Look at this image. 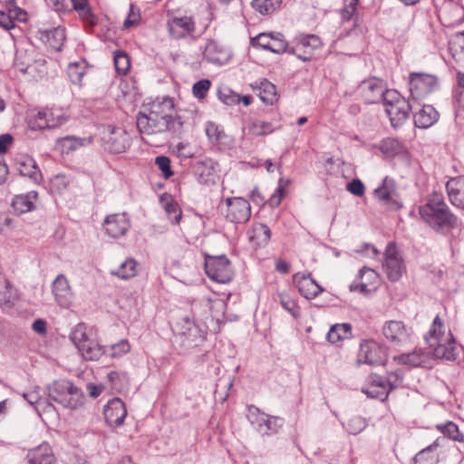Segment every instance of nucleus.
<instances>
[{"label":"nucleus","mask_w":464,"mask_h":464,"mask_svg":"<svg viewBox=\"0 0 464 464\" xmlns=\"http://www.w3.org/2000/svg\"><path fill=\"white\" fill-rule=\"evenodd\" d=\"M419 213L421 218L438 232L458 227V218L450 211L443 199L430 198L427 203L420 207Z\"/></svg>","instance_id":"f257e3e1"},{"label":"nucleus","mask_w":464,"mask_h":464,"mask_svg":"<svg viewBox=\"0 0 464 464\" xmlns=\"http://www.w3.org/2000/svg\"><path fill=\"white\" fill-rule=\"evenodd\" d=\"M173 331V343L179 347V353H187L201 345L207 335V327L188 316H184L177 322Z\"/></svg>","instance_id":"f03ea898"},{"label":"nucleus","mask_w":464,"mask_h":464,"mask_svg":"<svg viewBox=\"0 0 464 464\" xmlns=\"http://www.w3.org/2000/svg\"><path fill=\"white\" fill-rule=\"evenodd\" d=\"M49 400L67 409H77L83 405L85 396L83 392L68 380L53 382L46 387Z\"/></svg>","instance_id":"7ed1b4c3"},{"label":"nucleus","mask_w":464,"mask_h":464,"mask_svg":"<svg viewBox=\"0 0 464 464\" xmlns=\"http://www.w3.org/2000/svg\"><path fill=\"white\" fill-rule=\"evenodd\" d=\"M102 144L105 150L113 154L125 152L131 142V135L123 128L111 124L97 127Z\"/></svg>","instance_id":"20e7f679"},{"label":"nucleus","mask_w":464,"mask_h":464,"mask_svg":"<svg viewBox=\"0 0 464 464\" xmlns=\"http://www.w3.org/2000/svg\"><path fill=\"white\" fill-rule=\"evenodd\" d=\"M205 273L214 282L226 284L233 278V268L230 260L225 255H204Z\"/></svg>","instance_id":"39448f33"},{"label":"nucleus","mask_w":464,"mask_h":464,"mask_svg":"<svg viewBox=\"0 0 464 464\" xmlns=\"http://www.w3.org/2000/svg\"><path fill=\"white\" fill-rule=\"evenodd\" d=\"M382 102L384 105L385 111L389 116H409L412 109L416 106L420 107V104H418L416 101L411 103L393 89H386Z\"/></svg>","instance_id":"423d86ee"},{"label":"nucleus","mask_w":464,"mask_h":464,"mask_svg":"<svg viewBox=\"0 0 464 464\" xmlns=\"http://www.w3.org/2000/svg\"><path fill=\"white\" fill-rule=\"evenodd\" d=\"M226 219L234 224H244L251 217V207L249 202L241 197L227 198Z\"/></svg>","instance_id":"0eeeda50"},{"label":"nucleus","mask_w":464,"mask_h":464,"mask_svg":"<svg viewBox=\"0 0 464 464\" xmlns=\"http://www.w3.org/2000/svg\"><path fill=\"white\" fill-rule=\"evenodd\" d=\"M374 197L385 207L392 210H399L402 203L399 198L396 183L393 179L386 176L382 184L373 191Z\"/></svg>","instance_id":"6e6552de"},{"label":"nucleus","mask_w":464,"mask_h":464,"mask_svg":"<svg viewBox=\"0 0 464 464\" xmlns=\"http://www.w3.org/2000/svg\"><path fill=\"white\" fill-rule=\"evenodd\" d=\"M383 268L387 277L392 282H397L405 271L403 259L399 256L395 244L388 243L384 252Z\"/></svg>","instance_id":"1a4fd4ad"},{"label":"nucleus","mask_w":464,"mask_h":464,"mask_svg":"<svg viewBox=\"0 0 464 464\" xmlns=\"http://www.w3.org/2000/svg\"><path fill=\"white\" fill-rule=\"evenodd\" d=\"M438 79L433 74L411 72L409 77V89L413 97H423L436 89Z\"/></svg>","instance_id":"9d476101"},{"label":"nucleus","mask_w":464,"mask_h":464,"mask_svg":"<svg viewBox=\"0 0 464 464\" xmlns=\"http://www.w3.org/2000/svg\"><path fill=\"white\" fill-rule=\"evenodd\" d=\"M321 47L322 41L317 35H301L295 38L290 53L296 55L297 58L304 62H307L312 59L314 51Z\"/></svg>","instance_id":"9b49d317"},{"label":"nucleus","mask_w":464,"mask_h":464,"mask_svg":"<svg viewBox=\"0 0 464 464\" xmlns=\"http://www.w3.org/2000/svg\"><path fill=\"white\" fill-rule=\"evenodd\" d=\"M382 334L393 346H401L411 341V329L402 321L391 320L384 324Z\"/></svg>","instance_id":"f8f14e48"},{"label":"nucleus","mask_w":464,"mask_h":464,"mask_svg":"<svg viewBox=\"0 0 464 464\" xmlns=\"http://www.w3.org/2000/svg\"><path fill=\"white\" fill-rule=\"evenodd\" d=\"M103 229L111 238L124 237L130 227V221L126 213L108 215L103 221Z\"/></svg>","instance_id":"ddd939ff"},{"label":"nucleus","mask_w":464,"mask_h":464,"mask_svg":"<svg viewBox=\"0 0 464 464\" xmlns=\"http://www.w3.org/2000/svg\"><path fill=\"white\" fill-rule=\"evenodd\" d=\"M14 161L15 169L21 176L28 178L34 184H40L42 182V172L36 161L31 156L19 154L15 156Z\"/></svg>","instance_id":"4468645a"},{"label":"nucleus","mask_w":464,"mask_h":464,"mask_svg":"<svg viewBox=\"0 0 464 464\" xmlns=\"http://www.w3.org/2000/svg\"><path fill=\"white\" fill-rule=\"evenodd\" d=\"M385 360V353L376 342L365 341L361 343L358 354L360 363L375 366L383 364Z\"/></svg>","instance_id":"2eb2a0df"},{"label":"nucleus","mask_w":464,"mask_h":464,"mask_svg":"<svg viewBox=\"0 0 464 464\" xmlns=\"http://www.w3.org/2000/svg\"><path fill=\"white\" fill-rule=\"evenodd\" d=\"M206 135L212 144L218 146L220 150L233 148L235 140L232 135L227 133L221 125L208 121L205 125Z\"/></svg>","instance_id":"dca6fc26"},{"label":"nucleus","mask_w":464,"mask_h":464,"mask_svg":"<svg viewBox=\"0 0 464 464\" xmlns=\"http://www.w3.org/2000/svg\"><path fill=\"white\" fill-rule=\"evenodd\" d=\"M293 281L296 285L300 295L307 300L314 299L324 291V288L312 278L310 273H296L293 276Z\"/></svg>","instance_id":"f3484780"},{"label":"nucleus","mask_w":464,"mask_h":464,"mask_svg":"<svg viewBox=\"0 0 464 464\" xmlns=\"http://www.w3.org/2000/svg\"><path fill=\"white\" fill-rule=\"evenodd\" d=\"M103 415L108 425L119 427L127 416V409L121 399L113 398L104 405Z\"/></svg>","instance_id":"a211bd4d"},{"label":"nucleus","mask_w":464,"mask_h":464,"mask_svg":"<svg viewBox=\"0 0 464 464\" xmlns=\"http://www.w3.org/2000/svg\"><path fill=\"white\" fill-rule=\"evenodd\" d=\"M359 90L365 102L375 103L382 101L386 91V86L383 81L377 78H371L363 81L360 84Z\"/></svg>","instance_id":"6ab92c4d"},{"label":"nucleus","mask_w":464,"mask_h":464,"mask_svg":"<svg viewBox=\"0 0 464 464\" xmlns=\"http://www.w3.org/2000/svg\"><path fill=\"white\" fill-rule=\"evenodd\" d=\"M55 301L63 308H69L72 301V293L69 281L63 274L56 276L52 284Z\"/></svg>","instance_id":"aec40b11"},{"label":"nucleus","mask_w":464,"mask_h":464,"mask_svg":"<svg viewBox=\"0 0 464 464\" xmlns=\"http://www.w3.org/2000/svg\"><path fill=\"white\" fill-rule=\"evenodd\" d=\"M177 119L180 118H136V127L140 133L155 134L169 129Z\"/></svg>","instance_id":"412c9836"},{"label":"nucleus","mask_w":464,"mask_h":464,"mask_svg":"<svg viewBox=\"0 0 464 464\" xmlns=\"http://www.w3.org/2000/svg\"><path fill=\"white\" fill-rule=\"evenodd\" d=\"M388 386L385 377L374 374L370 376L367 385L362 389V392L369 398L384 401L391 392Z\"/></svg>","instance_id":"4be33fe9"},{"label":"nucleus","mask_w":464,"mask_h":464,"mask_svg":"<svg viewBox=\"0 0 464 464\" xmlns=\"http://www.w3.org/2000/svg\"><path fill=\"white\" fill-rule=\"evenodd\" d=\"M204 58L213 64L222 65L230 58L229 50L216 40H208L205 45Z\"/></svg>","instance_id":"5701e85b"},{"label":"nucleus","mask_w":464,"mask_h":464,"mask_svg":"<svg viewBox=\"0 0 464 464\" xmlns=\"http://www.w3.org/2000/svg\"><path fill=\"white\" fill-rule=\"evenodd\" d=\"M433 350V354L437 358L445 359L447 361H454L457 359V348L455 339L450 332L448 335L436 341L433 344L430 345Z\"/></svg>","instance_id":"b1692460"},{"label":"nucleus","mask_w":464,"mask_h":464,"mask_svg":"<svg viewBox=\"0 0 464 464\" xmlns=\"http://www.w3.org/2000/svg\"><path fill=\"white\" fill-rule=\"evenodd\" d=\"M26 464H58L52 447L48 443L30 450L25 458Z\"/></svg>","instance_id":"393cba45"},{"label":"nucleus","mask_w":464,"mask_h":464,"mask_svg":"<svg viewBox=\"0 0 464 464\" xmlns=\"http://www.w3.org/2000/svg\"><path fill=\"white\" fill-rule=\"evenodd\" d=\"M94 137L92 135L87 137H77L69 135L59 138L56 140V147L60 150L62 154H71L82 147L91 145L93 142Z\"/></svg>","instance_id":"a878e982"},{"label":"nucleus","mask_w":464,"mask_h":464,"mask_svg":"<svg viewBox=\"0 0 464 464\" xmlns=\"http://www.w3.org/2000/svg\"><path fill=\"white\" fill-rule=\"evenodd\" d=\"M169 31L172 38L180 39L195 31V23L191 17H173L168 22Z\"/></svg>","instance_id":"bb28decb"},{"label":"nucleus","mask_w":464,"mask_h":464,"mask_svg":"<svg viewBox=\"0 0 464 464\" xmlns=\"http://www.w3.org/2000/svg\"><path fill=\"white\" fill-rule=\"evenodd\" d=\"M446 190L451 204L464 209V176H458L448 180Z\"/></svg>","instance_id":"cd10ccee"},{"label":"nucleus","mask_w":464,"mask_h":464,"mask_svg":"<svg viewBox=\"0 0 464 464\" xmlns=\"http://www.w3.org/2000/svg\"><path fill=\"white\" fill-rule=\"evenodd\" d=\"M38 38L50 48L60 51L65 41L64 28L58 26L49 30H39Z\"/></svg>","instance_id":"c85d7f7f"},{"label":"nucleus","mask_w":464,"mask_h":464,"mask_svg":"<svg viewBox=\"0 0 464 464\" xmlns=\"http://www.w3.org/2000/svg\"><path fill=\"white\" fill-rule=\"evenodd\" d=\"M38 193L35 190L29 191L26 194L16 195L12 199L11 207L17 215H22L34 209V201L37 199Z\"/></svg>","instance_id":"c756f323"},{"label":"nucleus","mask_w":464,"mask_h":464,"mask_svg":"<svg viewBox=\"0 0 464 464\" xmlns=\"http://www.w3.org/2000/svg\"><path fill=\"white\" fill-rule=\"evenodd\" d=\"M445 437L437 438L430 445L420 450L412 459V464H435L438 461V455L435 450L440 445Z\"/></svg>","instance_id":"7c9ffc66"},{"label":"nucleus","mask_w":464,"mask_h":464,"mask_svg":"<svg viewBox=\"0 0 464 464\" xmlns=\"http://www.w3.org/2000/svg\"><path fill=\"white\" fill-rule=\"evenodd\" d=\"M194 174L198 183L209 185L215 183V169L211 160L199 161L194 166Z\"/></svg>","instance_id":"2f4dec72"},{"label":"nucleus","mask_w":464,"mask_h":464,"mask_svg":"<svg viewBox=\"0 0 464 464\" xmlns=\"http://www.w3.org/2000/svg\"><path fill=\"white\" fill-rule=\"evenodd\" d=\"M67 118H29L27 125L30 130H50L59 128Z\"/></svg>","instance_id":"473e14b6"},{"label":"nucleus","mask_w":464,"mask_h":464,"mask_svg":"<svg viewBox=\"0 0 464 464\" xmlns=\"http://www.w3.org/2000/svg\"><path fill=\"white\" fill-rule=\"evenodd\" d=\"M76 11L82 19L91 25L96 24V17L92 13L88 0H68V11Z\"/></svg>","instance_id":"72a5a7b5"},{"label":"nucleus","mask_w":464,"mask_h":464,"mask_svg":"<svg viewBox=\"0 0 464 464\" xmlns=\"http://www.w3.org/2000/svg\"><path fill=\"white\" fill-rule=\"evenodd\" d=\"M271 239V230L266 224L259 223L253 226L249 236L250 242L256 247L266 246Z\"/></svg>","instance_id":"f704fd0d"},{"label":"nucleus","mask_w":464,"mask_h":464,"mask_svg":"<svg viewBox=\"0 0 464 464\" xmlns=\"http://www.w3.org/2000/svg\"><path fill=\"white\" fill-rule=\"evenodd\" d=\"M449 50L454 61L464 68V31L456 34L450 40Z\"/></svg>","instance_id":"c9c22d12"},{"label":"nucleus","mask_w":464,"mask_h":464,"mask_svg":"<svg viewBox=\"0 0 464 464\" xmlns=\"http://www.w3.org/2000/svg\"><path fill=\"white\" fill-rule=\"evenodd\" d=\"M78 351L86 361H97L106 354V348L92 339L87 343L81 344Z\"/></svg>","instance_id":"e433bc0d"},{"label":"nucleus","mask_w":464,"mask_h":464,"mask_svg":"<svg viewBox=\"0 0 464 464\" xmlns=\"http://www.w3.org/2000/svg\"><path fill=\"white\" fill-rule=\"evenodd\" d=\"M17 297V290L0 274V305L12 306Z\"/></svg>","instance_id":"4c0bfd02"},{"label":"nucleus","mask_w":464,"mask_h":464,"mask_svg":"<svg viewBox=\"0 0 464 464\" xmlns=\"http://www.w3.org/2000/svg\"><path fill=\"white\" fill-rule=\"evenodd\" d=\"M352 337V325L348 323L336 324L330 327L326 339L331 343H336L342 340Z\"/></svg>","instance_id":"58836bf2"},{"label":"nucleus","mask_w":464,"mask_h":464,"mask_svg":"<svg viewBox=\"0 0 464 464\" xmlns=\"http://www.w3.org/2000/svg\"><path fill=\"white\" fill-rule=\"evenodd\" d=\"M380 150L389 159H392L404 151V146L396 139H383L380 144Z\"/></svg>","instance_id":"ea45409f"},{"label":"nucleus","mask_w":464,"mask_h":464,"mask_svg":"<svg viewBox=\"0 0 464 464\" xmlns=\"http://www.w3.org/2000/svg\"><path fill=\"white\" fill-rule=\"evenodd\" d=\"M137 266L138 262L132 257H128L124 262L121 264L115 272H112V275L118 276L121 279L128 280L137 275Z\"/></svg>","instance_id":"a19ab883"},{"label":"nucleus","mask_w":464,"mask_h":464,"mask_svg":"<svg viewBox=\"0 0 464 464\" xmlns=\"http://www.w3.org/2000/svg\"><path fill=\"white\" fill-rule=\"evenodd\" d=\"M268 414L263 412L260 411L259 408H257L255 405H248L247 406V413L246 418L252 427L257 431L260 432L262 429L264 428V424L266 422V418H267Z\"/></svg>","instance_id":"79ce46f5"},{"label":"nucleus","mask_w":464,"mask_h":464,"mask_svg":"<svg viewBox=\"0 0 464 464\" xmlns=\"http://www.w3.org/2000/svg\"><path fill=\"white\" fill-rule=\"evenodd\" d=\"M443 323L440 318V315H437L425 335L426 343L430 345L433 344L436 341H440L446 336L443 334Z\"/></svg>","instance_id":"37998d69"},{"label":"nucleus","mask_w":464,"mask_h":464,"mask_svg":"<svg viewBox=\"0 0 464 464\" xmlns=\"http://www.w3.org/2000/svg\"><path fill=\"white\" fill-rule=\"evenodd\" d=\"M275 130L273 124L263 118H252L248 125V130L255 136L266 135Z\"/></svg>","instance_id":"c03bdc74"},{"label":"nucleus","mask_w":464,"mask_h":464,"mask_svg":"<svg viewBox=\"0 0 464 464\" xmlns=\"http://www.w3.org/2000/svg\"><path fill=\"white\" fill-rule=\"evenodd\" d=\"M70 339L77 349L81 348V344L89 343L92 339L88 335L87 325L83 323L76 324L70 334Z\"/></svg>","instance_id":"a18cd8bd"},{"label":"nucleus","mask_w":464,"mask_h":464,"mask_svg":"<svg viewBox=\"0 0 464 464\" xmlns=\"http://www.w3.org/2000/svg\"><path fill=\"white\" fill-rule=\"evenodd\" d=\"M277 300L279 301L281 306L287 311L294 318L300 317V307L295 301L293 297L290 296L289 294L283 292L277 294Z\"/></svg>","instance_id":"49530a36"},{"label":"nucleus","mask_w":464,"mask_h":464,"mask_svg":"<svg viewBox=\"0 0 464 464\" xmlns=\"http://www.w3.org/2000/svg\"><path fill=\"white\" fill-rule=\"evenodd\" d=\"M258 96L265 103L273 104L277 100L276 86L267 80L262 81Z\"/></svg>","instance_id":"de8ad7c7"},{"label":"nucleus","mask_w":464,"mask_h":464,"mask_svg":"<svg viewBox=\"0 0 464 464\" xmlns=\"http://www.w3.org/2000/svg\"><path fill=\"white\" fill-rule=\"evenodd\" d=\"M285 420L281 417L268 415L266 418L264 428L260 430V434L265 436H271L278 432V430L284 426Z\"/></svg>","instance_id":"09e8293b"},{"label":"nucleus","mask_w":464,"mask_h":464,"mask_svg":"<svg viewBox=\"0 0 464 464\" xmlns=\"http://www.w3.org/2000/svg\"><path fill=\"white\" fill-rule=\"evenodd\" d=\"M398 361L402 364L419 367L425 362L424 353H422L421 350H419L409 353H403L398 356Z\"/></svg>","instance_id":"8fccbe9b"},{"label":"nucleus","mask_w":464,"mask_h":464,"mask_svg":"<svg viewBox=\"0 0 464 464\" xmlns=\"http://www.w3.org/2000/svg\"><path fill=\"white\" fill-rule=\"evenodd\" d=\"M437 428L452 440L459 442L464 441V434L459 431L458 425L454 422L448 421L445 424L438 425Z\"/></svg>","instance_id":"3c124183"},{"label":"nucleus","mask_w":464,"mask_h":464,"mask_svg":"<svg viewBox=\"0 0 464 464\" xmlns=\"http://www.w3.org/2000/svg\"><path fill=\"white\" fill-rule=\"evenodd\" d=\"M5 12L14 21L24 22L27 19V13L16 5L15 0L5 1Z\"/></svg>","instance_id":"603ef678"},{"label":"nucleus","mask_w":464,"mask_h":464,"mask_svg":"<svg viewBox=\"0 0 464 464\" xmlns=\"http://www.w3.org/2000/svg\"><path fill=\"white\" fill-rule=\"evenodd\" d=\"M343 427L348 433L357 435L367 427V422L361 416H353L346 423L343 422Z\"/></svg>","instance_id":"864d4df0"},{"label":"nucleus","mask_w":464,"mask_h":464,"mask_svg":"<svg viewBox=\"0 0 464 464\" xmlns=\"http://www.w3.org/2000/svg\"><path fill=\"white\" fill-rule=\"evenodd\" d=\"M113 60L117 73L127 74L130 68L129 56L123 52L117 51L114 53Z\"/></svg>","instance_id":"5fc2aeb1"},{"label":"nucleus","mask_w":464,"mask_h":464,"mask_svg":"<svg viewBox=\"0 0 464 464\" xmlns=\"http://www.w3.org/2000/svg\"><path fill=\"white\" fill-rule=\"evenodd\" d=\"M281 0H253L252 6L262 14L274 12L280 5Z\"/></svg>","instance_id":"6e6d98bb"},{"label":"nucleus","mask_w":464,"mask_h":464,"mask_svg":"<svg viewBox=\"0 0 464 464\" xmlns=\"http://www.w3.org/2000/svg\"><path fill=\"white\" fill-rule=\"evenodd\" d=\"M106 348V354L112 358H119L128 353L130 350V345L126 339H122L120 342Z\"/></svg>","instance_id":"4d7b16f0"},{"label":"nucleus","mask_w":464,"mask_h":464,"mask_svg":"<svg viewBox=\"0 0 464 464\" xmlns=\"http://www.w3.org/2000/svg\"><path fill=\"white\" fill-rule=\"evenodd\" d=\"M173 109V99L169 97H164L161 102L153 103L151 112L155 114H163V116H171V111Z\"/></svg>","instance_id":"13d9d810"},{"label":"nucleus","mask_w":464,"mask_h":464,"mask_svg":"<svg viewBox=\"0 0 464 464\" xmlns=\"http://www.w3.org/2000/svg\"><path fill=\"white\" fill-rule=\"evenodd\" d=\"M164 209L172 224L177 225L179 223L182 213L179 205L172 198H169L164 204Z\"/></svg>","instance_id":"bf43d9fd"},{"label":"nucleus","mask_w":464,"mask_h":464,"mask_svg":"<svg viewBox=\"0 0 464 464\" xmlns=\"http://www.w3.org/2000/svg\"><path fill=\"white\" fill-rule=\"evenodd\" d=\"M218 99L226 105L238 104L241 101V96L229 88H220L218 91Z\"/></svg>","instance_id":"052dcab7"},{"label":"nucleus","mask_w":464,"mask_h":464,"mask_svg":"<svg viewBox=\"0 0 464 464\" xmlns=\"http://www.w3.org/2000/svg\"><path fill=\"white\" fill-rule=\"evenodd\" d=\"M275 53H289L291 48L288 47L287 43L285 39H283V35L281 34H275V37L270 43V46H268V50Z\"/></svg>","instance_id":"680f3d73"},{"label":"nucleus","mask_w":464,"mask_h":464,"mask_svg":"<svg viewBox=\"0 0 464 464\" xmlns=\"http://www.w3.org/2000/svg\"><path fill=\"white\" fill-rule=\"evenodd\" d=\"M85 74L84 67L79 63H71L68 67V76L73 84L81 85L82 79Z\"/></svg>","instance_id":"e2e57ef3"},{"label":"nucleus","mask_w":464,"mask_h":464,"mask_svg":"<svg viewBox=\"0 0 464 464\" xmlns=\"http://www.w3.org/2000/svg\"><path fill=\"white\" fill-rule=\"evenodd\" d=\"M210 86L211 82L208 79H202L196 82L192 87L193 95L198 99L205 98L210 89Z\"/></svg>","instance_id":"0e129e2a"},{"label":"nucleus","mask_w":464,"mask_h":464,"mask_svg":"<svg viewBox=\"0 0 464 464\" xmlns=\"http://www.w3.org/2000/svg\"><path fill=\"white\" fill-rule=\"evenodd\" d=\"M275 35L272 34L262 33L257 36L251 38V44L253 47H259L267 51Z\"/></svg>","instance_id":"69168bd1"},{"label":"nucleus","mask_w":464,"mask_h":464,"mask_svg":"<svg viewBox=\"0 0 464 464\" xmlns=\"http://www.w3.org/2000/svg\"><path fill=\"white\" fill-rule=\"evenodd\" d=\"M155 164L158 166L159 169L161 170L165 179H169L173 175L169 157L163 155L156 157Z\"/></svg>","instance_id":"338daca9"},{"label":"nucleus","mask_w":464,"mask_h":464,"mask_svg":"<svg viewBox=\"0 0 464 464\" xmlns=\"http://www.w3.org/2000/svg\"><path fill=\"white\" fill-rule=\"evenodd\" d=\"M357 277L358 279H364L362 283H368L370 286L377 282L378 274L375 270L363 266L359 270Z\"/></svg>","instance_id":"774afa93"}]
</instances>
